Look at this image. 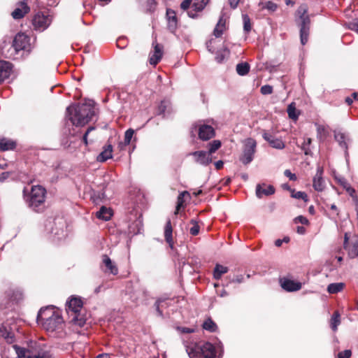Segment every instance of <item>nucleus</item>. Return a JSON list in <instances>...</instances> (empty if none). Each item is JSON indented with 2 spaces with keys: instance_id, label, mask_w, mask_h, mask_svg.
<instances>
[{
  "instance_id": "23",
  "label": "nucleus",
  "mask_w": 358,
  "mask_h": 358,
  "mask_svg": "<svg viewBox=\"0 0 358 358\" xmlns=\"http://www.w3.org/2000/svg\"><path fill=\"white\" fill-rule=\"evenodd\" d=\"M275 193V188L273 185L266 186L265 184H258L256 187V195L261 199L263 195L270 196Z\"/></svg>"
},
{
  "instance_id": "36",
  "label": "nucleus",
  "mask_w": 358,
  "mask_h": 358,
  "mask_svg": "<svg viewBox=\"0 0 358 358\" xmlns=\"http://www.w3.org/2000/svg\"><path fill=\"white\" fill-rule=\"evenodd\" d=\"M230 51L228 48H224L216 52L215 60L218 63H222L224 60L229 56Z\"/></svg>"
},
{
  "instance_id": "28",
  "label": "nucleus",
  "mask_w": 358,
  "mask_h": 358,
  "mask_svg": "<svg viewBox=\"0 0 358 358\" xmlns=\"http://www.w3.org/2000/svg\"><path fill=\"white\" fill-rule=\"evenodd\" d=\"M113 146L108 144L103 146L102 152L97 156L96 160L99 162H104L112 158Z\"/></svg>"
},
{
  "instance_id": "56",
  "label": "nucleus",
  "mask_w": 358,
  "mask_h": 358,
  "mask_svg": "<svg viewBox=\"0 0 358 358\" xmlns=\"http://www.w3.org/2000/svg\"><path fill=\"white\" fill-rule=\"evenodd\" d=\"M192 1V0H184L180 4V8L182 10H187V8H189Z\"/></svg>"
},
{
  "instance_id": "53",
  "label": "nucleus",
  "mask_w": 358,
  "mask_h": 358,
  "mask_svg": "<svg viewBox=\"0 0 358 358\" xmlns=\"http://www.w3.org/2000/svg\"><path fill=\"white\" fill-rule=\"evenodd\" d=\"M294 221H295V222H300L302 224H308L309 222L308 219L306 217L302 216V215H299V216L296 217L294 219Z\"/></svg>"
},
{
  "instance_id": "62",
  "label": "nucleus",
  "mask_w": 358,
  "mask_h": 358,
  "mask_svg": "<svg viewBox=\"0 0 358 358\" xmlns=\"http://www.w3.org/2000/svg\"><path fill=\"white\" fill-rule=\"evenodd\" d=\"M266 7L269 10H275L277 8V5L273 2L268 1Z\"/></svg>"
},
{
  "instance_id": "8",
  "label": "nucleus",
  "mask_w": 358,
  "mask_h": 358,
  "mask_svg": "<svg viewBox=\"0 0 358 358\" xmlns=\"http://www.w3.org/2000/svg\"><path fill=\"white\" fill-rule=\"evenodd\" d=\"M257 143L252 138H247L243 145V153L239 159L243 164H250L254 159L256 152Z\"/></svg>"
},
{
  "instance_id": "61",
  "label": "nucleus",
  "mask_w": 358,
  "mask_h": 358,
  "mask_svg": "<svg viewBox=\"0 0 358 358\" xmlns=\"http://www.w3.org/2000/svg\"><path fill=\"white\" fill-rule=\"evenodd\" d=\"M346 192L350 194V196H352V197L355 196V190L350 185H348V188L346 189Z\"/></svg>"
},
{
  "instance_id": "10",
  "label": "nucleus",
  "mask_w": 358,
  "mask_h": 358,
  "mask_svg": "<svg viewBox=\"0 0 358 358\" xmlns=\"http://www.w3.org/2000/svg\"><path fill=\"white\" fill-rule=\"evenodd\" d=\"M29 38L27 35L22 33H18L14 37L12 46L15 52H18L20 50H25L29 45Z\"/></svg>"
},
{
  "instance_id": "55",
  "label": "nucleus",
  "mask_w": 358,
  "mask_h": 358,
  "mask_svg": "<svg viewBox=\"0 0 358 358\" xmlns=\"http://www.w3.org/2000/svg\"><path fill=\"white\" fill-rule=\"evenodd\" d=\"M244 281V277L243 275H238L235 276L231 280V282H236V283H242Z\"/></svg>"
},
{
  "instance_id": "58",
  "label": "nucleus",
  "mask_w": 358,
  "mask_h": 358,
  "mask_svg": "<svg viewBox=\"0 0 358 358\" xmlns=\"http://www.w3.org/2000/svg\"><path fill=\"white\" fill-rule=\"evenodd\" d=\"M125 39L124 38H119L117 40V46L120 48H124L125 47Z\"/></svg>"
},
{
  "instance_id": "60",
  "label": "nucleus",
  "mask_w": 358,
  "mask_h": 358,
  "mask_svg": "<svg viewBox=\"0 0 358 358\" xmlns=\"http://www.w3.org/2000/svg\"><path fill=\"white\" fill-rule=\"evenodd\" d=\"M10 176L9 172H3L0 174V182H4Z\"/></svg>"
},
{
  "instance_id": "17",
  "label": "nucleus",
  "mask_w": 358,
  "mask_h": 358,
  "mask_svg": "<svg viewBox=\"0 0 358 358\" xmlns=\"http://www.w3.org/2000/svg\"><path fill=\"white\" fill-rule=\"evenodd\" d=\"M348 240V234L345 233L344 236L343 248L345 250H348L349 257L353 259L358 257V241H357L352 245H350Z\"/></svg>"
},
{
  "instance_id": "4",
  "label": "nucleus",
  "mask_w": 358,
  "mask_h": 358,
  "mask_svg": "<svg viewBox=\"0 0 358 358\" xmlns=\"http://www.w3.org/2000/svg\"><path fill=\"white\" fill-rule=\"evenodd\" d=\"M298 18L296 19V23L300 28V40L302 45L308 42L310 33V20L308 14L307 8L305 6H301L297 11Z\"/></svg>"
},
{
  "instance_id": "15",
  "label": "nucleus",
  "mask_w": 358,
  "mask_h": 358,
  "mask_svg": "<svg viewBox=\"0 0 358 358\" xmlns=\"http://www.w3.org/2000/svg\"><path fill=\"white\" fill-rule=\"evenodd\" d=\"M57 313H58L54 310L53 306H48L45 308H41L37 315V322L38 324H42L43 322L46 321L50 317H53Z\"/></svg>"
},
{
  "instance_id": "21",
  "label": "nucleus",
  "mask_w": 358,
  "mask_h": 358,
  "mask_svg": "<svg viewBox=\"0 0 358 358\" xmlns=\"http://www.w3.org/2000/svg\"><path fill=\"white\" fill-rule=\"evenodd\" d=\"M334 138L338 143L341 148L345 150V155L348 154V143L350 141L349 136L341 131H334Z\"/></svg>"
},
{
  "instance_id": "7",
  "label": "nucleus",
  "mask_w": 358,
  "mask_h": 358,
  "mask_svg": "<svg viewBox=\"0 0 358 358\" xmlns=\"http://www.w3.org/2000/svg\"><path fill=\"white\" fill-rule=\"evenodd\" d=\"M82 307L83 301L80 298L72 297L70 300L66 301L67 312L69 313L71 312L73 314H74L73 320L80 327L83 326L85 323V320L83 318H79V313Z\"/></svg>"
},
{
  "instance_id": "20",
  "label": "nucleus",
  "mask_w": 358,
  "mask_h": 358,
  "mask_svg": "<svg viewBox=\"0 0 358 358\" xmlns=\"http://www.w3.org/2000/svg\"><path fill=\"white\" fill-rule=\"evenodd\" d=\"M154 52L150 57V64L157 65L161 60L163 55V46L157 43H153Z\"/></svg>"
},
{
  "instance_id": "59",
  "label": "nucleus",
  "mask_w": 358,
  "mask_h": 358,
  "mask_svg": "<svg viewBox=\"0 0 358 358\" xmlns=\"http://www.w3.org/2000/svg\"><path fill=\"white\" fill-rule=\"evenodd\" d=\"M338 355H342L343 358H350L351 357L352 352L350 350H345L344 351L340 352Z\"/></svg>"
},
{
  "instance_id": "11",
  "label": "nucleus",
  "mask_w": 358,
  "mask_h": 358,
  "mask_svg": "<svg viewBox=\"0 0 358 358\" xmlns=\"http://www.w3.org/2000/svg\"><path fill=\"white\" fill-rule=\"evenodd\" d=\"M63 319L61 315L57 313L52 317H50L46 321H44L41 324L43 328L48 331H54L56 330L59 325L62 324Z\"/></svg>"
},
{
  "instance_id": "49",
  "label": "nucleus",
  "mask_w": 358,
  "mask_h": 358,
  "mask_svg": "<svg viewBox=\"0 0 358 358\" xmlns=\"http://www.w3.org/2000/svg\"><path fill=\"white\" fill-rule=\"evenodd\" d=\"M260 92L264 95L271 94L273 92V87L269 85H263L260 89Z\"/></svg>"
},
{
  "instance_id": "47",
  "label": "nucleus",
  "mask_w": 358,
  "mask_h": 358,
  "mask_svg": "<svg viewBox=\"0 0 358 358\" xmlns=\"http://www.w3.org/2000/svg\"><path fill=\"white\" fill-rule=\"evenodd\" d=\"M312 142V140L310 138H308L306 139L301 146V149L304 151L305 155H309L310 153V149L309 146Z\"/></svg>"
},
{
  "instance_id": "2",
  "label": "nucleus",
  "mask_w": 358,
  "mask_h": 358,
  "mask_svg": "<svg viewBox=\"0 0 358 358\" xmlns=\"http://www.w3.org/2000/svg\"><path fill=\"white\" fill-rule=\"evenodd\" d=\"M66 112L71 122L76 126L87 124L95 115L94 108L90 103L69 106L66 108Z\"/></svg>"
},
{
  "instance_id": "6",
  "label": "nucleus",
  "mask_w": 358,
  "mask_h": 358,
  "mask_svg": "<svg viewBox=\"0 0 358 358\" xmlns=\"http://www.w3.org/2000/svg\"><path fill=\"white\" fill-rule=\"evenodd\" d=\"M38 11L33 17L32 25L34 29L38 31L45 30L52 22V16L49 14L48 10Z\"/></svg>"
},
{
  "instance_id": "39",
  "label": "nucleus",
  "mask_w": 358,
  "mask_h": 358,
  "mask_svg": "<svg viewBox=\"0 0 358 358\" xmlns=\"http://www.w3.org/2000/svg\"><path fill=\"white\" fill-rule=\"evenodd\" d=\"M203 328L205 330H207L210 332H215L217 329V326L214 321L211 318H208L204 321L202 325Z\"/></svg>"
},
{
  "instance_id": "14",
  "label": "nucleus",
  "mask_w": 358,
  "mask_h": 358,
  "mask_svg": "<svg viewBox=\"0 0 358 358\" xmlns=\"http://www.w3.org/2000/svg\"><path fill=\"white\" fill-rule=\"evenodd\" d=\"M190 155L194 157V160L196 163L202 166H206L212 162L211 155L206 151H195Z\"/></svg>"
},
{
  "instance_id": "3",
  "label": "nucleus",
  "mask_w": 358,
  "mask_h": 358,
  "mask_svg": "<svg viewBox=\"0 0 358 358\" xmlns=\"http://www.w3.org/2000/svg\"><path fill=\"white\" fill-rule=\"evenodd\" d=\"M46 190L40 185L34 186L26 201L30 208L35 212H42L45 209Z\"/></svg>"
},
{
  "instance_id": "64",
  "label": "nucleus",
  "mask_w": 358,
  "mask_h": 358,
  "mask_svg": "<svg viewBox=\"0 0 358 358\" xmlns=\"http://www.w3.org/2000/svg\"><path fill=\"white\" fill-rule=\"evenodd\" d=\"M239 3V0H229L230 6L232 8H236Z\"/></svg>"
},
{
  "instance_id": "63",
  "label": "nucleus",
  "mask_w": 358,
  "mask_h": 358,
  "mask_svg": "<svg viewBox=\"0 0 358 358\" xmlns=\"http://www.w3.org/2000/svg\"><path fill=\"white\" fill-rule=\"evenodd\" d=\"M223 162L222 160H219L215 163V166L217 170H220L223 167Z\"/></svg>"
},
{
  "instance_id": "41",
  "label": "nucleus",
  "mask_w": 358,
  "mask_h": 358,
  "mask_svg": "<svg viewBox=\"0 0 358 358\" xmlns=\"http://www.w3.org/2000/svg\"><path fill=\"white\" fill-rule=\"evenodd\" d=\"M222 145L221 141L219 140H214L212 142L209 143L208 145V152L212 155L214 152H215Z\"/></svg>"
},
{
  "instance_id": "31",
  "label": "nucleus",
  "mask_w": 358,
  "mask_h": 358,
  "mask_svg": "<svg viewBox=\"0 0 358 358\" xmlns=\"http://www.w3.org/2000/svg\"><path fill=\"white\" fill-rule=\"evenodd\" d=\"M226 29V20L223 16H220V19L213 30V34L216 38L220 37Z\"/></svg>"
},
{
  "instance_id": "12",
  "label": "nucleus",
  "mask_w": 358,
  "mask_h": 358,
  "mask_svg": "<svg viewBox=\"0 0 358 358\" xmlns=\"http://www.w3.org/2000/svg\"><path fill=\"white\" fill-rule=\"evenodd\" d=\"M166 17L167 21V29L171 33L175 34L178 25L176 12L171 8H167Z\"/></svg>"
},
{
  "instance_id": "29",
  "label": "nucleus",
  "mask_w": 358,
  "mask_h": 358,
  "mask_svg": "<svg viewBox=\"0 0 358 358\" xmlns=\"http://www.w3.org/2000/svg\"><path fill=\"white\" fill-rule=\"evenodd\" d=\"M173 227L171 225V220L169 219L166 221V223L165 224L164 227V238L166 241V243L169 245V247L171 248H173Z\"/></svg>"
},
{
  "instance_id": "43",
  "label": "nucleus",
  "mask_w": 358,
  "mask_h": 358,
  "mask_svg": "<svg viewBox=\"0 0 358 358\" xmlns=\"http://www.w3.org/2000/svg\"><path fill=\"white\" fill-rule=\"evenodd\" d=\"M190 223L193 225L189 229V233L192 236H196L199 233L200 227L195 220H191Z\"/></svg>"
},
{
  "instance_id": "24",
  "label": "nucleus",
  "mask_w": 358,
  "mask_h": 358,
  "mask_svg": "<svg viewBox=\"0 0 358 358\" xmlns=\"http://www.w3.org/2000/svg\"><path fill=\"white\" fill-rule=\"evenodd\" d=\"M11 70V63L3 60L0 61V83L9 77Z\"/></svg>"
},
{
  "instance_id": "38",
  "label": "nucleus",
  "mask_w": 358,
  "mask_h": 358,
  "mask_svg": "<svg viewBox=\"0 0 358 358\" xmlns=\"http://www.w3.org/2000/svg\"><path fill=\"white\" fill-rule=\"evenodd\" d=\"M250 65L247 62H241L236 65V72L239 76H245L250 71Z\"/></svg>"
},
{
  "instance_id": "50",
  "label": "nucleus",
  "mask_w": 358,
  "mask_h": 358,
  "mask_svg": "<svg viewBox=\"0 0 358 358\" xmlns=\"http://www.w3.org/2000/svg\"><path fill=\"white\" fill-rule=\"evenodd\" d=\"M208 0H201L200 3H194L193 6L197 9L199 11L203 10L206 4L208 3Z\"/></svg>"
},
{
  "instance_id": "42",
  "label": "nucleus",
  "mask_w": 358,
  "mask_h": 358,
  "mask_svg": "<svg viewBox=\"0 0 358 358\" xmlns=\"http://www.w3.org/2000/svg\"><path fill=\"white\" fill-rule=\"evenodd\" d=\"M287 113L288 116L290 119L297 120L299 115L296 113V110L295 107V103L294 102L291 103L287 107Z\"/></svg>"
},
{
  "instance_id": "1",
  "label": "nucleus",
  "mask_w": 358,
  "mask_h": 358,
  "mask_svg": "<svg viewBox=\"0 0 358 358\" xmlns=\"http://www.w3.org/2000/svg\"><path fill=\"white\" fill-rule=\"evenodd\" d=\"M185 347L190 358H215L216 350L220 355L223 353V345L221 342H219L216 347L209 342L187 344Z\"/></svg>"
},
{
  "instance_id": "51",
  "label": "nucleus",
  "mask_w": 358,
  "mask_h": 358,
  "mask_svg": "<svg viewBox=\"0 0 358 358\" xmlns=\"http://www.w3.org/2000/svg\"><path fill=\"white\" fill-rule=\"evenodd\" d=\"M348 28L350 30L355 31L358 33V19H355L348 23Z\"/></svg>"
},
{
  "instance_id": "26",
  "label": "nucleus",
  "mask_w": 358,
  "mask_h": 358,
  "mask_svg": "<svg viewBox=\"0 0 358 358\" xmlns=\"http://www.w3.org/2000/svg\"><path fill=\"white\" fill-rule=\"evenodd\" d=\"M102 263L106 266L105 272H108L114 275L118 273V268L107 255H102Z\"/></svg>"
},
{
  "instance_id": "34",
  "label": "nucleus",
  "mask_w": 358,
  "mask_h": 358,
  "mask_svg": "<svg viewBox=\"0 0 358 358\" xmlns=\"http://www.w3.org/2000/svg\"><path fill=\"white\" fill-rule=\"evenodd\" d=\"M228 271V267L217 264L214 268L213 277L216 280H220L222 275L227 273Z\"/></svg>"
},
{
  "instance_id": "27",
  "label": "nucleus",
  "mask_w": 358,
  "mask_h": 358,
  "mask_svg": "<svg viewBox=\"0 0 358 358\" xmlns=\"http://www.w3.org/2000/svg\"><path fill=\"white\" fill-rule=\"evenodd\" d=\"M317 129V138L320 142H324L329 135V126L315 124Z\"/></svg>"
},
{
  "instance_id": "37",
  "label": "nucleus",
  "mask_w": 358,
  "mask_h": 358,
  "mask_svg": "<svg viewBox=\"0 0 358 358\" xmlns=\"http://www.w3.org/2000/svg\"><path fill=\"white\" fill-rule=\"evenodd\" d=\"M345 284L343 282L331 283L327 287V291L330 294H336L343 290Z\"/></svg>"
},
{
  "instance_id": "22",
  "label": "nucleus",
  "mask_w": 358,
  "mask_h": 358,
  "mask_svg": "<svg viewBox=\"0 0 358 358\" xmlns=\"http://www.w3.org/2000/svg\"><path fill=\"white\" fill-rule=\"evenodd\" d=\"M0 336L5 338L8 343H12L14 341V334L12 328L8 327L7 323H3L0 326Z\"/></svg>"
},
{
  "instance_id": "32",
  "label": "nucleus",
  "mask_w": 358,
  "mask_h": 358,
  "mask_svg": "<svg viewBox=\"0 0 358 358\" xmlns=\"http://www.w3.org/2000/svg\"><path fill=\"white\" fill-rule=\"evenodd\" d=\"M97 218L103 220H109L113 215L112 210L105 206H102L96 214Z\"/></svg>"
},
{
  "instance_id": "5",
  "label": "nucleus",
  "mask_w": 358,
  "mask_h": 358,
  "mask_svg": "<svg viewBox=\"0 0 358 358\" xmlns=\"http://www.w3.org/2000/svg\"><path fill=\"white\" fill-rule=\"evenodd\" d=\"M65 221L62 218L49 219L45 222V230L52 234L54 241H60L65 238Z\"/></svg>"
},
{
  "instance_id": "44",
  "label": "nucleus",
  "mask_w": 358,
  "mask_h": 358,
  "mask_svg": "<svg viewBox=\"0 0 358 358\" xmlns=\"http://www.w3.org/2000/svg\"><path fill=\"white\" fill-rule=\"evenodd\" d=\"M134 130L132 129H127L124 133V143L125 145H129L131 143V140L134 136Z\"/></svg>"
},
{
  "instance_id": "57",
  "label": "nucleus",
  "mask_w": 358,
  "mask_h": 358,
  "mask_svg": "<svg viewBox=\"0 0 358 358\" xmlns=\"http://www.w3.org/2000/svg\"><path fill=\"white\" fill-rule=\"evenodd\" d=\"M183 195V193L182 194H180L179 196H178V203H177V206H176V210L175 211V214H178V210L180 209V206L182 205V196Z\"/></svg>"
},
{
  "instance_id": "9",
  "label": "nucleus",
  "mask_w": 358,
  "mask_h": 358,
  "mask_svg": "<svg viewBox=\"0 0 358 358\" xmlns=\"http://www.w3.org/2000/svg\"><path fill=\"white\" fill-rule=\"evenodd\" d=\"M13 348L18 358H52L51 355L45 351L34 352L29 349L20 347L17 345H13Z\"/></svg>"
},
{
  "instance_id": "16",
  "label": "nucleus",
  "mask_w": 358,
  "mask_h": 358,
  "mask_svg": "<svg viewBox=\"0 0 358 358\" xmlns=\"http://www.w3.org/2000/svg\"><path fill=\"white\" fill-rule=\"evenodd\" d=\"M198 134L200 139L208 141L215 136V130L213 127L207 124L198 125Z\"/></svg>"
},
{
  "instance_id": "46",
  "label": "nucleus",
  "mask_w": 358,
  "mask_h": 358,
  "mask_svg": "<svg viewBox=\"0 0 358 358\" xmlns=\"http://www.w3.org/2000/svg\"><path fill=\"white\" fill-rule=\"evenodd\" d=\"M168 106H169V102L166 101H162L160 103L159 106H158L157 114L158 115H164L165 111Z\"/></svg>"
},
{
  "instance_id": "35",
  "label": "nucleus",
  "mask_w": 358,
  "mask_h": 358,
  "mask_svg": "<svg viewBox=\"0 0 358 358\" xmlns=\"http://www.w3.org/2000/svg\"><path fill=\"white\" fill-rule=\"evenodd\" d=\"M341 324V315L338 311H335L330 320V326L334 331L338 329V326Z\"/></svg>"
},
{
  "instance_id": "45",
  "label": "nucleus",
  "mask_w": 358,
  "mask_h": 358,
  "mask_svg": "<svg viewBox=\"0 0 358 358\" xmlns=\"http://www.w3.org/2000/svg\"><path fill=\"white\" fill-rule=\"evenodd\" d=\"M291 196L293 198L298 199H302L304 201H308V196L304 192L299 191V192H295L294 190V191H292Z\"/></svg>"
},
{
  "instance_id": "30",
  "label": "nucleus",
  "mask_w": 358,
  "mask_h": 358,
  "mask_svg": "<svg viewBox=\"0 0 358 358\" xmlns=\"http://www.w3.org/2000/svg\"><path fill=\"white\" fill-rule=\"evenodd\" d=\"M60 0H35L34 4L38 9H46L48 7L56 6Z\"/></svg>"
},
{
  "instance_id": "25",
  "label": "nucleus",
  "mask_w": 358,
  "mask_h": 358,
  "mask_svg": "<svg viewBox=\"0 0 358 358\" xmlns=\"http://www.w3.org/2000/svg\"><path fill=\"white\" fill-rule=\"evenodd\" d=\"M29 11V7L24 1L19 3V7L16 8L11 13L12 17L15 19H21Z\"/></svg>"
},
{
  "instance_id": "52",
  "label": "nucleus",
  "mask_w": 358,
  "mask_h": 358,
  "mask_svg": "<svg viewBox=\"0 0 358 358\" xmlns=\"http://www.w3.org/2000/svg\"><path fill=\"white\" fill-rule=\"evenodd\" d=\"M284 175L289 178L290 180L295 181L296 180V176L294 173H292L290 170L286 169L284 172Z\"/></svg>"
},
{
  "instance_id": "40",
  "label": "nucleus",
  "mask_w": 358,
  "mask_h": 358,
  "mask_svg": "<svg viewBox=\"0 0 358 358\" xmlns=\"http://www.w3.org/2000/svg\"><path fill=\"white\" fill-rule=\"evenodd\" d=\"M243 22V31L245 33L248 34L252 29V23L250 17L247 14L242 15Z\"/></svg>"
},
{
  "instance_id": "13",
  "label": "nucleus",
  "mask_w": 358,
  "mask_h": 358,
  "mask_svg": "<svg viewBox=\"0 0 358 358\" xmlns=\"http://www.w3.org/2000/svg\"><path fill=\"white\" fill-rule=\"evenodd\" d=\"M262 137L273 148L282 150L285 146L284 142L280 138H275L272 134L267 131H263Z\"/></svg>"
},
{
  "instance_id": "33",
  "label": "nucleus",
  "mask_w": 358,
  "mask_h": 358,
  "mask_svg": "<svg viewBox=\"0 0 358 358\" xmlns=\"http://www.w3.org/2000/svg\"><path fill=\"white\" fill-rule=\"evenodd\" d=\"M15 143L5 138H0V150L6 151L9 150H13L15 148Z\"/></svg>"
},
{
  "instance_id": "54",
  "label": "nucleus",
  "mask_w": 358,
  "mask_h": 358,
  "mask_svg": "<svg viewBox=\"0 0 358 358\" xmlns=\"http://www.w3.org/2000/svg\"><path fill=\"white\" fill-rule=\"evenodd\" d=\"M199 11L197 10V9H196V8H194L193 6H192V8L189 10L187 12V14H188V16L191 18H196L197 16H198V13Z\"/></svg>"
},
{
  "instance_id": "48",
  "label": "nucleus",
  "mask_w": 358,
  "mask_h": 358,
  "mask_svg": "<svg viewBox=\"0 0 358 358\" xmlns=\"http://www.w3.org/2000/svg\"><path fill=\"white\" fill-rule=\"evenodd\" d=\"M176 330L180 334H192L195 331L194 328L185 327H177Z\"/></svg>"
},
{
  "instance_id": "18",
  "label": "nucleus",
  "mask_w": 358,
  "mask_h": 358,
  "mask_svg": "<svg viewBox=\"0 0 358 358\" xmlns=\"http://www.w3.org/2000/svg\"><path fill=\"white\" fill-rule=\"evenodd\" d=\"M323 169L322 168H318L317 173L313 178V186L315 190L317 192H322L325 187V182L322 178Z\"/></svg>"
},
{
  "instance_id": "19",
  "label": "nucleus",
  "mask_w": 358,
  "mask_h": 358,
  "mask_svg": "<svg viewBox=\"0 0 358 358\" xmlns=\"http://www.w3.org/2000/svg\"><path fill=\"white\" fill-rule=\"evenodd\" d=\"M280 285L287 292H296L301 288V283L289 279L282 278L280 280Z\"/></svg>"
}]
</instances>
